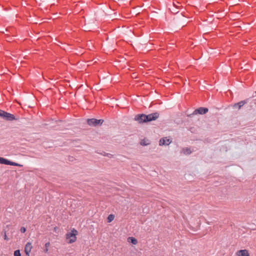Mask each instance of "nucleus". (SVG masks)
<instances>
[{"instance_id":"7ed1b4c3","label":"nucleus","mask_w":256,"mask_h":256,"mask_svg":"<svg viewBox=\"0 0 256 256\" xmlns=\"http://www.w3.org/2000/svg\"><path fill=\"white\" fill-rule=\"evenodd\" d=\"M0 117L3 118L5 120L9 121H12L16 119L13 114L1 110H0Z\"/></svg>"},{"instance_id":"f257e3e1","label":"nucleus","mask_w":256,"mask_h":256,"mask_svg":"<svg viewBox=\"0 0 256 256\" xmlns=\"http://www.w3.org/2000/svg\"><path fill=\"white\" fill-rule=\"evenodd\" d=\"M159 114L157 112L148 115L144 114H139L135 116L134 120L141 124L154 120L159 117Z\"/></svg>"},{"instance_id":"6ab92c4d","label":"nucleus","mask_w":256,"mask_h":256,"mask_svg":"<svg viewBox=\"0 0 256 256\" xmlns=\"http://www.w3.org/2000/svg\"><path fill=\"white\" fill-rule=\"evenodd\" d=\"M45 252H47L48 250V248H46V249L44 250Z\"/></svg>"},{"instance_id":"1a4fd4ad","label":"nucleus","mask_w":256,"mask_h":256,"mask_svg":"<svg viewBox=\"0 0 256 256\" xmlns=\"http://www.w3.org/2000/svg\"><path fill=\"white\" fill-rule=\"evenodd\" d=\"M245 104L244 101H240L236 104H235L234 106V108H238V109H240L241 107H242Z\"/></svg>"},{"instance_id":"39448f33","label":"nucleus","mask_w":256,"mask_h":256,"mask_svg":"<svg viewBox=\"0 0 256 256\" xmlns=\"http://www.w3.org/2000/svg\"><path fill=\"white\" fill-rule=\"evenodd\" d=\"M208 108L200 107L196 109L194 111L192 114H190L189 116H192V115L196 114H206L208 112Z\"/></svg>"},{"instance_id":"ddd939ff","label":"nucleus","mask_w":256,"mask_h":256,"mask_svg":"<svg viewBox=\"0 0 256 256\" xmlns=\"http://www.w3.org/2000/svg\"><path fill=\"white\" fill-rule=\"evenodd\" d=\"M150 142H148V140H142L140 142V144L144 146H148Z\"/></svg>"},{"instance_id":"20e7f679","label":"nucleus","mask_w":256,"mask_h":256,"mask_svg":"<svg viewBox=\"0 0 256 256\" xmlns=\"http://www.w3.org/2000/svg\"><path fill=\"white\" fill-rule=\"evenodd\" d=\"M103 120H97L96 118H88L87 120V123L90 126H96L102 124Z\"/></svg>"},{"instance_id":"aec40b11","label":"nucleus","mask_w":256,"mask_h":256,"mask_svg":"<svg viewBox=\"0 0 256 256\" xmlns=\"http://www.w3.org/2000/svg\"><path fill=\"white\" fill-rule=\"evenodd\" d=\"M4 239H5V240H6V235H5V238H4Z\"/></svg>"},{"instance_id":"6e6552de","label":"nucleus","mask_w":256,"mask_h":256,"mask_svg":"<svg viewBox=\"0 0 256 256\" xmlns=\"http://www.w3.org/2000/svg\"><path fill=\"white\" fill-rule=\"evenodd\" d=\"M236 255L238 256H250L248 251L246 250H242L238 251Z\"/></svg>"},{"instance_id":"f03ea898","label":"nucleus","mask_w":256,"mask_h":256,"mask_svg":"<svg viewBox=\"0 0 256 256\" xmlns=\"http://www.w3.org/2000/svg\"><path fill=\"white\" fill-rule=\"evenodd\" d=\"M77 234V230L74 228L72 230L71 232L66 234V238L68 240V243L72 244L76 242V235Z\"/></svg>"},{"instance_id":"0eeeda50","label":"nucleus","mask_w":256,"mask_h":256,"mask_svg":"<svg viewBox=\"0 0 256 256\" xmlns=\"http://www.w3.org/2000/svg\"><path fill=\"white\" fill-rule=\"evenodd\" d=\"M171 141L170 139L167 138H162L160 140V143L159 144L160 146L162 145H168L170 144Z\"/></svg>"},{"instance_id":"9d476101","label":"nucleus","mask_w":256,"mask_h":256,"mask_svg":"<svg viewBox=\"0 0 256 256\" xmlns=\"http://www.w3.org/2000/svg\"><path fill=\"white\" fill-rule=\"evenodd\" d=\"M128 240V242H132L133 244H138L137 240L133 237H129Z\"/></svg>"},{"instance_id":"a211bd4d","label":"nucleus","mask_w":256,"mask_h":256,"mask_svg":"<svg viewBox=\"0 0 256 256\" xmlns=\"http://www.w3.org/2000/svg\"><path fill=\"white\" fill-rule=\"evenodd\" d=\"M50 242H47V243L46 244L45 246H46V248H48V247L50 246Z\"/></svg>"},{"instance_id":"f8f14e48","label":"nucleus","mask_w":256,"mask_h":256,"mask_svg":"<svg viewBox=\"0 0 256 256\" xmlns=\"http://www.w3.org/2000/svg\"><path fill=\"white\" fill-rule=\"evenodd\" d=\"M182 152H183L184 154H190L192 152L190 150V149L188 148H184L182 149Z\"/></svg>"},{"instance_id":"423d86ee","label":"nucleus","mask_w":256,"mask_h":256,"mask_svg":"<svg viewBox=\"0 0 256 256\" xmlns=\"http://www.w3.org/2000/svg\"><path fill=\"white\" fill-rule=\"evenodd\" d=\"M32 249V244L30 242H28L24 248V252L26 256H30V252Z\"/></svg>"},{"instance_id":"dca6fc26","label":"nucleus","mask_w":256,"mask_h":256,"mask_svg":"<svg viewBox=\"0 0 256 256\" xmlns=\"http://www.w3.org/2000/svg\"><path fill=\"white\" fill-rule=\"evenodd\" d=\"M14 256H21V254L20 250H16L14 252Z\"/></svg>"},{"instance_id":"f3484780","label":"nucleus","mask_w":256,"mask_h":256,"mask_svg":"<svg viewBox=\"0 0 256 256\" xmlns=\"http://www.w3.org/2000/svg\"><path fill=\"white\" fill-rule=\"evenodd\" d=\"M26 228H24V227H22V228H20V232H21L22 233H24V232H26Z\"/></svg>"},{"instance_id":"4468645a","label":"nucleus","mask_w":256,"mask_h":256,"mask_svg":"<svg viewBox=\"0 0 256 256\" xmlns=\"http://www.w3.org/2000/svg\"><path fill=\"white\" fill-rule=\"evenodd\" d=\"M114 218V215L110 214L108 217V222H112Z\"/></svg>"},{"instance_id":"2eb2a0df","label":"nucleus","mask_w":256,"mask_h":256,"mask_svg":"<svg viewBox=\"0 0 256 256\" xmlns=\"http://www.w3.org/2000/svg\"><path fill=\"white\" fill-rule=\"evenodd\" d=\"M7 159L0 156V164H6Z\"/></svg>"},{"instance_id":"9b49d317","label":"nucleus","mask_w":256,"mask_h":256,"mask_svg":"<svg viewBox=\"0 0 256 256\" xmlns=\"http://www.w3.org/2000/svg\"><path fill=\"white\" fill-rule=\"evenodd\" d=\"M6 165H10V166H20L19 164L16 163V162H11L8 160H7V161H6Z\"/></svg>"}]
</instances>
